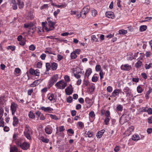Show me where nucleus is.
<instances>
[{"instance_id":"1","label":"nucleus","mask_w":152,"mask_h":152,"mask_svg":"<svg viewBox=\"0 0 152 152\" xmlns=\"http://www.w3.org/2000/svg\"><path fill=\"white\" fill-rule=\"evenodd\" d=\"M89 6H87L84 7L80 13V16H82L83 18L86 17V14L88 12L90 9Z\"/></svg>"},{"instance_id":"2","label":"nucleus","mask_w":152,"mask_h":152,"mask_svg":"<svg viewBox=\"0 0 152 152\" xmlns=\"http://www.w3.org/2000/svg\"><path fill=\"white\" fill-rule=\"evenodd\" d=\"M67 83L62 81H60L55 84L56 86L58 87L59 89H64L67 86Z\"/></svg>"},{"instance_id":"3","label":"nucleus","mask_w":152,"mask_h":152,"mask_svg":"<svg viewBox=\"0 0 152 152\" xmlns=\"http://www.w3.org/2000/svg\"><path fill=\"white\" fill-rule=\"evenodd\" d=\"M121 89H115L113 92L110 97L113 98L118 96L119 94L121 93Z\"/></svg>"},{"instance_id":"4","label":"nucleus","mask_w":152,"mask_h":152,"mask_svg":"<svg viewBox=\"0 0 152 152\" xmlns=\"http://www.w3.org/2000/svg\"><path fill=\"white\" fill-rule=\"evenodd\" d=\"M58 78V76L56 75L53 76L51 78L49 83V85L51 86H53V84L57 81Z\"/></svg>"},{"instance_id":"5","label":"nucleus","mask_w":152,"mask_h":152,"mask_svg":"<svg viewBox=\"0 0 152 152\" xmlns=\"http://www.w3.org/2000/svg\"><path fill=\"white\" fill-rule=\"evenodd\" d=\"M73 92V88L71 84L67 87L65 90V92L67 95H70Z\"/></svg>"},{"instance_id":"6","label":"nucleus","mask_w":152,"mask_h":152,"mask_svg":"<svg viewBox=\"0 0 152 152\" xmlns=\"http://www.w3.org/2000/svg\"><path fill=\"white\" fill-rule=\"evenodd\" d=\"M121 69L123 70L129 71L132 69V67L131 65L126 64L122 65L121 66Z\"/></svg>"},{"instance_id":"7","label":"nucleus","mask_w":152,"mask_h":152,"mask_svg":"<svg viewBox=\"0 0 152 152\" xmlns=\"http://www.w3.org/2000/svg\"><path fill=\"white\" fill-rule=\"evenodd\" d=\"M18 105L14 102H12L11 103V109L12 111V115H14L16 112L17 108L18 107Z\"/></svg>"},{"instance_id":"8","label":"nucleus","mask_w":152,"mask_h":152,"mask_svg":"<svg viewBox=\"0 0 152 152\" xmlns=\"http://www.w3.org/2000/svg\"><path fill=\"white\" fill-rule=\"evenodd\" d=\"M30 147V144L26 142H23L20 146V147L23 149L26 150Z\"/></svg>"},{"instance_id":"9","label":"nucleus","mask_w":152,"mask_h":152,"mask_svg":"<svg viewBox=\"0 0 152 152\" xmlns=\"http://www.w3.org/2000/svg\"><path fill=\"white\" fill-rule=\"evenodd\" d=\"M105 15L108 18L113 19L115 17L114 13L112 12H106Z\"/></svg>"},{"instance_id":"10","label":"nucleus","mask_w":152,"mask_h":152,"mask_svg":"<svg viewBox=\"0 0 152 152\" xmlns=\"http://www.w3.org/2000/svg\"><path fill=\"white\" fill-rule=\"evenodd\" d=\"M25 132H24V134H32V131L31 128L28 125H26L25 127Z\"/></svg>"},{"instance_id":"11","label":"nucleus","mask_w":152,"mask_h":152,"mask_svg":"<svg viewBox=\"0 0 152 152\" xmlns=\"http://www.w3.org/2000/svg\"><path fill=\"white\" fill-rule=\"evenodd\" d=\"M40 109L44 110L45 112H48L49 111H51L53 110V109L49 107H41Z\"/></svg>"},{"instance_id":"12","label":"nucleus","mask_w":152,"mask_h":152,"mask_svg":"<svg viewBox=\"0 0 152 152\" xmlns=\"http://www.w3.org/2000/svg\"><path fill=\"white\" fill-rule=\"evenodd\" d=\"M105 130L104 129H102L100 131L98 132L96 134V136L98 138H100L103 134L104 133Z\"/></svg>"},{"instance_id":"13","label":"nucleus","mask_w":152,"mask_h":152,"mask_svg":"<svg viewBox=\"0 0 152 152\" xmlns=\"http://www.w3.org/2000/svg\"><path fill=\"white\" fill-rule=\"evenodd\" d=\"M13 125L14 126L17 125L19 121L18 118L15 116L13 118Z\"/></svg>"},{"instance_id":"14","label":"nucleus","mask_w":152,"mask_h":152,"mask_svg":"<svg viewBox=\"0 0 152 152\" xmlns=\"http://www.w3.org/2000/svg\"><path fill=\"white\" fill-rule=\"evenodd\" d=\"M142 64V62L139 60L135 64V66L137 68H139L141 67Z\"/></svg>"},{"instance_id":"15","label":"nucleus","mask_w":152,"mask_h":152,"mask_svg":"<svg viewBox=\"0 0 152 152\" xmlns=\"http://www.w3.org/2000/svg\"><path fill=\"white\" fill-rule=\"evenodd\" d=\"M40 82L39 81V80H36L31 84V87H34L35 86L38 85V84H39Z\"/></svg>"},{"instance_id":"16","label":"nucleus","mask_w":152,"mask_h":152,"mask_svg":"<svg viewBox=\"0 0 152 152\" xmlns=\"http://www.w3.org/2000/svg\"><path fill=\"white\" fill-rule=\"evenodd\" d=\"M123 106L121 104H119L117 105L116 108V111L117 112L118 111L121 112L123 110Z\"/></svg>"},{"instance_id":"17","label":"nucleus","mask_w":152,"mask_h":152,"mask_svg":"<svg viewBox=\"0 0 152 152\" xmlns=\"http://www.w3.org/2000/svg\"><path fill=\"white\" fill-rule=\"evenodd\" d=\"M94 84L90 83L89 84V90L90 92L91 93L94 91L95 87L94 86Z\"/></svg>"},{"instance_id":"18","label":"nucleus","mask_w":152,"mask_h":152,"mask_svg":"<svg viewBox=\"0 0 152 152\" xmlns=\"http://www.w3.org/2000/svg\"><path fill=\"white\" fill-rule=\"evenodd\" d=\"M10 151V152H22V151H18V148L15 147H11Z\"/></svg>"},{"instance_id":"19","label":"nucleus","mask_w":152,"mask_h":152,"mask_svg":"<svg viewBox=\"0 0 152 152\" xmlns=\"http://www.w3.org/2000/svg\"><path fill=\"white\" fill-rule=\"evenodd\" d=\"M147 28V26L146 25H142L140 27L139 30L140 32H143L145 31Z\"/></svg>"},{"instance_id":"20","label":"nucleus","mask_w":152,"mask_h":152,"mask_svg":"<svg viewBox=\"0 0 152 152\" xmlns=\"http://www.w3.org/2000/svg\"><path fill=\"white\" fill-rule=\"evenodd\" d=\"M132 139L134 141H137L140 140V137L137 134H134L132 135Z\"/></svg>"},{"instance_id":"21","label":"nucleus","mask_w":152,"mask_h":152,"mask_svg":"<svg viewBox=\"0 0 152 152\" xmlns=\"http://www.w3.org/2000/svg\"><path fill=\"white\" fill-rule=\"evenodd\" d=\"M58 67L57 64L55 62H53L51 64V69L53 70L56 69Z\"/></svg>"},{"instance_id":"22","label":"nucleus","mask_w":152,"mask_h":152,"mask_svg":"<svg viewBox=\"0 0 152 152\" xmlns=\"http://www.w3.org/2000/svg\"><path fill=\"white\" fill-rule=\"evenodd\" d=\"M45 132L48 134H50L52 133V130L51 128L46 127L45 129Z\"/></svg>"},{"instance_id":"23","label":"nucleus","mask_w":152,"mask_h":152,"mask_svg":"<svg viewBox=\"0 0 152 152\" xmlns=\"http://www.w3.org/2000/svg\"><path fill=\"white\" fill-rule=\"evenodd\" d=\"M81 74V71H77L76 73L74 74V76L77 79H79L80 77V74Z\"/></svg>"},{"instance_id":"24","label":"nucleus","mask_w":152,"mask_h":152,"mask_svg":"<svg viewBox=\"0 0 152 152\" xmlns=\"http://www.w3.org/2000/svg\"><path fill=\"white\" fill-rule=\"evenodd\" d=\"M17 1H18L17 4H18L19 8L20 9L23 8L24 6L23 2L20 1L19 0H17Z\"/></svg>"},{"instance_id":"25","label":"nucleus","mask_w":152,"mask_h":152,"mask_svg":"<svg viewBox=\"0 0 152 152\" xmlns=\"http://www.w3.org/2000/svg\"><path fill=\"white\" fill-rule=\"evenodd\" d=\"M118 32L119 34L125 35L127 33V32L126 30L121 29L119 30Z\"/></svg>"},{"instance_id":"26","label":"nucleus","mask_w":152,"mask_h":152,"mask_svg":"<svg viewBox=\"0 0 152 152\" xmlns=\"http://www.w3.org/2000/svg\"><path fill=\"white\" fill-rule=\"evenodd\" d=\"M93 133L92 132H85V134L86 137H92L93 135Z\"/></svg>"},{"instance_id":"27","label":"nucleus","mask_w":152,"mask_h":152,"mask_svg":"<svg viewBox=\"0 0 152 152\" xmlns=\"http://www.w3.org/2000/svg\"><path fill=\"white\" fill-rule=\"evenodd\" d=\"M143 89L142 88L140 85L137 86V92L139 93H141L142 92Z\"/></svg>"},{"instance_id":"28","label":"nucleus","mask_w":152,"mask_h":152,"mask_svg":"<svg viewBox=\"0 0 152 152\" xmlns=\"http://www.w3.org/2000/svg\"><path fill=\"white\" fill-rule=\"evenodd\" d=\"M92 72L91 69L90 68L88 69L87 70L85 73L86 76L88 77Z\"/></svg>"},{"instance_id":"29","label":"nucleus","mask_w":152,"mask_h":152,"mask_svg":"<svg viewBox=\"0 0 152 152\" xmlns=\"http://www.w3.org/2000/svg\"><path fill=\"white\" fill-rule=\"evenodd\" d=\"M15 142L17 145L20 147L22 145V141L21 139H18L15 140Z\"/></svg>"},{"instance_id":"30","label":"nucleus","mask_w":152,"mask_h":152,"mask_svg":"<svg viewBox=\"0 0 152 152\" xmlns=\"http://www.w3.org/2000/svg\"><path fill=\"white\" fill-rule=\"evenodd\" d=\"M28 116L30 118H34L35 117V115L32 111H30L29 113Z\"/></svg>"},{"instance_id":"31","label":"nucleus","mask_w":152,"mask_h":152,"mask_svg":"<svg viewBox=\"0 0 152 152\" xmlns=\"http://www.w3.org/2000/svg\"><path fill=\"white\" fill-rule=\"evenodd\" d=\"M152 67V63H150L148 64H146L145 65V67L146 69H149Z\"/></svg>"},{"instance_id":"32","label":"nucleus","mask_w":152,"mask_h":152,"mask_svg":"<svg viewBox=\"0 0 152 152\" xmlns=\"http://www.w3.org/2000/svg\"><path fill=\"white\" fill-rule=\"evenodd\" d=\"M110 118L106 117L104 120V124L105 125H107L109 124V122L110 121Z\"/></svg>"},{"instance_id":"33","label":"nucleus","mask_w":152,"mask_h":152,"mask_svg":"<svg viewBox=\"0 0 152 152\" xmlns=\"http://www.w3.org/2000/svg\"><path fill=\"white\" fill-rule=\"evenodd\" d=\"M71 57L72 59H74L77 57V56L75 52H72L71 53Z\"/></svg>"},{"instance_id":"34","label":"nucleus","mask_w":152,"mask_h":152,"mask_svg":"<svg viewBox=\"0 0 152 152\" xmlns=\"http://www.w3.org/2000/svg\"><path fill=\"white\" fill-rule=\"evenodd\" d=\"M134 129V127L133 126H131L129 127L127 129V131L129 132H131L133 131Z\"/></svg>"},{"instance_id":"35","label":"nucleus","mask_w":152,"mask_h":152,"mask_svg":"<svg viewBox=\"0 0 152 152\" xmlns=\"http://www.w3.org/2000/svg\"><path fill=\"white\" fill-rule=\"evenodd\" d=\"M4 110L2 108H0V120L1 119L4 113Z\"/></svg>"},{"instance_id":"36","label":"nucleus","mask_w":152,"mask_h":152,"mask_svg":"<svg viewBox=\"0 0 152 152\" xmlns=\"http://www.w3.org/2000/svg\"><path fill=\"white\" fill-rule=\"evenodd\" d=\"M105 115L106 117L110 118V113L109 110H107L105 112Z\"/></svg>"},{"instance_id":"37","label":"nucleus","mask_w":152,"mask_h":152,"mask_svg":"<svg viewBox=\"0 0 152 152\" xmlns=\"http://www.w3.org/2000/svg\"><path fill=\"white\" fill-rule=\"evenodd\" d=\"M113 90V87L111 86H108L107 88V92L111 93Z\"/></svg>"},{"instance_id":"38","label":"nucleus","mask_w":152,"mask_h":152,"mask_svg":"<svg viewBox=\"0 0 152 152\" xmlns=\"http://www.w3.org/2000/svg\"><path fill=\"white\" fill-rule=\"evenodd\" d=\"M41 140L43 142L47 143H48L49 141L48 139L45 138L44 137H41Z\"/></svg>"},{"instance_id":"39","label":"nucleus","mask_w":152,"mask_h":152,"mask_svg":"<svg viewBox=\"0 0 152 152\" xmlns=\"http://www.w3.org/2000/svg\"><path fill=\"white\" fill-rule=\"evenodd\" d=\"M46 67L47 69V70L48 71L51 68V65L50 63H47L46 64Z\"/></svg>"},{"instance_id":"40","label":"nucleus","mask_w":152,"mask_h":152,"mask_svg":"<svg viewBox=\"0 0 152 152\" xmlns=\"http://www.w3.org/2000/svg\"><path fill=\"white\" fill-rule=\"evenodd\" d=\"M140 56L139 58H138L137 60H142L143 57L144 56L145 54L143 53H140Z\"/></svg>"},{"instance_id":"41","label":"nucleus","mask_w":152,"mask_h":152,"mask_svg":"<svg viewBox=\"0 0 152 152\" xmlns=\"http://www.w3.org/2000/svg\"><path fill=\"white\" fill-rule=\"evenodd\" d=\"M50 117L53 119L55 120H58V118L56 115H53L52 114L50 115Z\"/></svg>"},{"instance_id":"42","label":"nucleus","mask_w":152,"mask_h":152,"mask_svg":"<svg viewBox=\"0 0 152 152\" xmlns=\"http://www.w3.org/2000/svg\"><path fill=\"white\" fill-rule=\"evenodd\" d=\"M7 49H11L12 51H13L15 50V46H9L7 47Z\"/></svg>"},{"instance_id":"43","label":"nucleus","mask_w":152,"mask_h":152,"mask_svg":"<svg viewBox=\"0 0 152 152\" xmlns=\"http://www.w3.org/2000/svg\"><path fill=\"white\" fill-rule=\"evenodd\" d=\"M101 66L100 65H96V71H100L101 70H102L101 69Z\"/></svg>"},{"instance_id":"44","label":"nucleus","mask_w":152,"mask_h":152,"mask_svg":"<svg viewBox=\"0 0 152 152\" xmlns=\"http://www.w3.org/2000/svg\"><path fill=\"white\" fill-rule=\"evenodd\" d=\"M99 75L100 76V79L101 80L103 78V75H104V73L103 72L102 70H101L100 71L99 73Z\"/></svg>"},{"instance_id":"45","label":"nucleus","mask_w":152,"mask_h":152,"mask_svg":"<svg viewBox=\"0 0 152 152\" xmlns=\"http://www.w3.org/2000/svg\"><path fill=\"white\" fill-rule=\"evenodd\" d=\"M24 135L29 140H31V138L30 136V135L32 134H27V133H25L24 134Z\"/></svg>"},{"instance_id":"46","label":"nucleus","mask_w":152,"mask_h":152,"mask_svg":"<svg viewBox=\"0 0 152 152\" xmlns=\"http://www.w3.org/2000/svg\"><path fill=\"white\" fill-rule=\"evenodd\" d=\"M72 97L71 96H69L67 99V101L68 103H71L72 101Z\"/></svg>"},{"instance_id":"47","label":"nucleus","mask_w":152,"mask_h":152,"mask_svg":"<svg viewBox=\"0 0 152 152\" xmlns=\"http://www.w3.org/2000/svg\"><path fill=\"white\" fill-rule=\"evenodd\" d=\"M48 4H44L40 7V9L42 10L48 8Z\"/></svg>"},{"instance_id":"48","label":"nucleus","mask_w":152,"mask_h":152,"mask_svg":"<svg viewBox=\"0 0 152 152\" xmlns=\"http://www.w3.org/2000/svg\"><path fill=\"white\" fill-rule=\"evenodd\" d=\"M60 10L58 9L56 11H55L54 12V15L56 18L57 17V15L60 12Z\"/></svg>"},{"instance_id":"49","label":"nucleus","mask_w":152,"mask_h":152,"mask_svg":"<svg viewBox=\"0 0 152 152\" xmlns=\"http://www.w3.org/2000/svg\"><path fill=\"white\" fill-rule=\"evenodd\" d=\"M152 55V53L150 51H147L145 53V55L147 57H149Z\"/></svg>"},{"instance_id":"50","label":"nucleus","mask_w":152,"mask_h":152,"mask_svg":"<svg viewBox=\"0 0 152 152\" xmlns=\"http://www.w3.org/2000/svg\"><path fill=\"white\" fill-rule=\"evenodd\" d=\"M29 49L30 50L33 51L35 49V47L34 45H31L29 46Z\"/></svg>"},{"instance_id":"51","label":"nucleus","mask_w":152,"mask_h":152,"mask_svg":"<svg viewBox=\"0 0 152 152\" xmlns=\"http://www.w3.org/2000/svg\"><path fill=\"white\" fill-rule=\"evenodd\" d=\"M54 95L53 94H51L50 96L48 97V99L50 100L51 101L53 100V98H54Z\"/></svg>"},{"instance_id":"52","label":"nucleus","mask_w":152,"mask_h":152,"mask_svg":"<svg viewBox=\"0 0 152 152\" xmlns=\"http://www.w3.org/2000/svg\"><path fill=\"white\" fill-rule=\"evenodd\" d=\"M39 73L40 72L39 69H37L35 70L34 74H35L37 76H39Z\"/></svg>"},{"instance_id":"53","label":"nucleus","mask_w":152,"mask_h":152,"mask_svg":"<svg viewBox=\"0 0 152 152\" xmlns=\"http://www.w3.org/2000/svg\"><path fill=\"white\" fill-rule=\"evenodd\" d=\"M141 75L142 76L143 78L145 79H146L147 78V76L145 73H142L141 74Z\"/></svg>"},{"instance_id":"54","label":"nucleus","mask_w":152,"mask_h":152,"mask_svg":"<svg viewBox=\"0 0 152 152\" xmlns=\"http://www.w3.org/2000/svg\"><path fill=\"white\" fill-rule=\"evenodd\" d=\"M18 137V134L17 133H14L13 136V138L14 140H16Z\"/></svg>"},{"instance_id":"55","label":"nucleus","mask_w":152,"mask_h":152,"mask_svg":"<svg viewBox=\"0 0 152 152\" xmlns=\"http://www.w3.org/2000/svg\"><path fill=\"white\" fill-rule=\"evenodd\" d=\"M77 124L81 128H83L84 126V124L83 122H78Z\"/></svg>"},{"instance_id":"56","label":"nucleus","mask_w":152,"mask_h":152,"mask_svg":"<svg viewBox=\"0 0 152 152\" xmlns=\"http://www.w3.org/2000/svg\"><path fill=\"white\" fill-rule=\"evenodd\" d=\"M91 118H93L95 116L94 113V111H91L89 114Z\"/></svg>"},{"instance_id":"57","label":"nucleus","mask_w":152,"mask_h":152,"mask_svg":"<svg viewBox=\"0 0 152 152\" xmlns=\"http://www.w3.org/2000/svg\"><path fill=\"white\" fill-rule=\"evenodd\" d=\"M59 131L60 132H63L65 130V129L64 126H60L59 127Z\"/></svg>"},{"instance_id":"58","label":"nucleus","mask_w":152,"mask_h":152,"mask_svg":"<svg viewBox=\"0 0 152 152\" xmlns=\"http://www.w3.org/2000/svg\"><path fill=\"white\" fill-rule=\"evenodd\" d=\"M148 122L149 124H152V116H150L148 118Z\"/></svg>"},{"instance_id":"59","label":"nucleus","mask_w":152,"mask_h":152,"mask_svg":"<svg viewBox=\"0 0 152 152\" xmlns=\"http://www.w3.org/2000/svg\"><path fill=\"white\" fill-rule=\"evenodd\" d=\"M132 81L133 82H135L136 83H137L139 81V78H132Z\"/></svg>"},{"instance_id":"60","label":"nucleus","mask_w":152,"mask_h":152,"mask_svg":"<svg viewBox=\"0 0 152 152\" xmlns=\"http://www.w3.org/2000/svg\"><path fill=\"white\" fill-rule=\"evenodd\" d=\"M148 88L149 89V90L146 92V93L150 95V93L152 91V88L150 86H149Z\"/></svg>"},{"instance_id":"61","label":"nucleus","mask_w":152,"mask_h":152,"mask_svg":"<svg viewBox=\"0 0 152 152\" xmlns=\"http://www.w3.org/2000/svg\"><path fill=\"white\" fill-rule=\"evenodd\" d=\"M42 63L41 62H38L37 65V67L39 68H40L42 67Z\"/></svg>"},{"instance_id":"62","label":"nucleus","mask_w":152,"mask_h":152,"mask_svg":"<svg viewBox=\"0 0 152 152\" xmlns=\"http://www.w3.org/2000/svg\"><path fill=\"white\" fill-rule=\"evenodd\" d=\"M63 58V57L61 56V55L58 54L57 55V60L58 61H60Z\"/></svg>"},{"instance_id":"63","label":"nucleus","mask_w":152,"mask_h":152,"mask_svg":"<svg viewBox=\"0 0 152 152\" xmlns=\"http://www.w3.org/2000/svg\"><path fill=\"white\" fill-rule=\"evenodd\" d=\"M147 112L149 115L152 114V109L151 108H148L147 110Z\"/></svg>"},{"instance_id":"64","label":"nucleus","mask_w":152,"mask_h":152,"mask_svg":"<svg viewBox=\"0 0 152 152\" xmlns=\"http://www.w3.org/2000/svg\"><path fill=\"white\" fill-rule=\"evenodd\" d=\"M147 132L148 134H151L152 132V128H148L147 130Z\"/></svg>"}]
</instances>
